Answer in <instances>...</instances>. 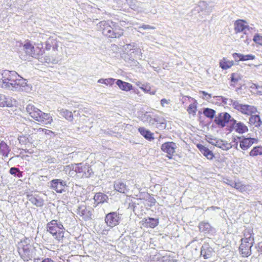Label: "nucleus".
I'll return each mask as SVG.
<instances>
[{
	"instance_id": "obj_1",
	"label": "nucleus",
	"mask_w": 262,
	"mask_h": 262,
	"mask_svg": "<svg viewBox=\"0 0 262 262\" xmlns=\"http://www.w3.org/2000/svg\"><path fill=\"white\" fill-rule=\"evenodd\" d=\"M27 85V81L16 72L4 70L0 77V87L12 91H20Z\"/></svg>"
},
{
	"instance_id": "obj_2",
	"label": "nucleus",
	"mask_w": 262,
	"mask_h": 262,
	"mask_svg": "<svg viewBox=\"0 0 262 262\" xmlns=\"http://www.w3.org/2000/svg\"><path fill=\"white\" fill-rule=\"evenodd\" d=\"M103 35L111 39L119 38L124 34L120 23L111 20L101 21L98 24Z\"/></svg>"
},
{
	"instance_id": "obj_3",
	"label": "nucleus",
	"mask_w": 262,
	"mask_h": 262,
	"mask_svg": "<svg viewBox=\"0 0 262 262\" xmlns=\"http://www.w3.org/2000/svg\"><path fill=\"white\" fill-rule=\"evenodd\" d=\"M26 110L32 118L41 124H50L53 121L52 117L49 114L42 112L32 104L27 105Z\"/></svg>"
},
{
	"instance_id": "obj_4",
	"label": "nucleus",
	"mask_w": 262,
	"mask_h": 262,
	"mask_svg": "<svg viewBox=\"0 0 262 262\" xmlns=\"http://www.w3.org/2000/svg\"><path fill=\"white\" fill-rule=\"evenodd\" d=\"M47 232L50 233L53 238L58 243H62L64 237L65 228L59 221L53 220L46 225Z\"/></svg>"
},
{
	"instance_id": "obj_5",
	"label": "nucleus",
	"mask_w": 262,
	"mask_h": 262,
	"mask_svg": "<svg viewBox=\"0 0 262 262\" xmlns=\"http://www.w3.org/2000/svg\"><path fill=\"white\" fill-rule=\"evenodd\" d=\"M33 246L31 244L30 241L25 238L17 244V251L20 257L25 261H28L33 257Z\"/></svg>"
},
{
	"instance_id": "obj_6",
	"label": "nucleus",
	"mask_w": 262,
	"mask_h": 262,
	"mask_svg": "<svg viewBox=\"0 0 262 262\" xmlns=\"http://www.w3.org/2000/svg\"><path fill=\"white\" fill-rule=\"evenodd\" d=\"M67 167L69 169H72L81 178H88L91 177L93 172L91 166L87 163L83 164L82 163L71 164L68 165Z\"/></svg>"
},
{
	"instance_id": "obj_7",
	"label": "nucleus",
	"mask_w": 262,
	"mask_h": 262,
	"mask_svg": "<svg viewBox=\"0 0 262 262\" xmlns=\"http://www.w3.org/2000/svg\"><path fill=\"white\" fill-rule=\"evenodd\" d=\"M121 214L117 212H111L106 214L104 222L110 228H113L118 225L121 221Z\"/></svg>"
},
{
	"instance_id": "obj_8",
	"label": "nucleus",
	"mask_w": 262,
	"mask_h": 262,
	"mask_svg": "<svg viewBox=\"0 0 262 262\" xmlns=\"http://www.w3.org/2000/svg\"><path fill=\"white\" fill-rule=\"evenodd\" d=\"M232 105L234 109L245 115H251L257 112L255 107L247 104H240L237 102H234Z\"/></svg>"
},
{
	"instance_id": "obj_9",
	"label": "nucleus",
	"mask_w": 262,
	"mask_h": 262,
	"mask_svg": "<svg viewBox=\"0 0 262 262\" xmlns=\"http://www.w3.org/2000/svg\"><path fill=\"white\" fill-rule=\"evenodd\" d=\"M177 147L176 143L172 141L166 142L161 145V149L162 151L167 154V157L169 159H171L176 152Z\"/></svg>"
},
{
	"instance_id": "obj_10",
	"label": "nucleus",
	"mask_w": 262,
	"mask_h": 262,
	"mask_svg": "<svg viewBox=\"0 0 262 262\" xmlns=\"http://www.w3.org/2000/svg\"><path fill=\"white\" fill-rule=\"evenodd\" d=\"M67 187L66 182L61 179H53L50 182V188L58 193L64 192Z\"/></svg>"
},
{
	"instance_id": "obj_11",
	"label": "nucleus",
	"mask_w": 262,
	"mask_h": 262,
	"mask_svg": "<svg viewBox=\"0 0 262 262\" xmlns=\"http://www.w3.org/2000/svg\"><path fill=\"white\" fill-rule=\"evenodd\" d=\"M77 214L84 221H89L92 219V211L90 208L86 205H82L78 207Z\"/></svg>"
},
{
	"instance_id": "obj_12",
	"label": "nucleus",
	"mask_w": 262,
	"mask_h": 262,
	"mask_svg": "<svg viewBox=\"0 0 262 262\" xmlns=\"http://www.w3.org/2000/svg\"><path fill=\"white\" fill-rule=\"evenodd\" d=\"M35 133L31 135L23 134L18 137V141L21 145H29V144H33L35 141H40L37 140L34 136Z\"/></svg>"
},
{
	"instance_id": "obj_13",
	"label": "nucleus",
	"mask_w": 262,
	"mask_h": 262,
	"mask_svg": "<svg viewBox=\"0 0 262 262\" xmlns=\"http://www.w3.org/2000/svg\"><path fill=\"white\" fill-rule=\"evenodd\" d=\"M253 244L251 242L241 241L239 251L243 257H247L251 254V247L253 246Z\"/></svg>"
},
{
	"instance_id": "obj_14",
	"label": "nucleus",
	"mask_w": 262,
	"mask_h": 262,
	"mask_svg": "<svg viewBox=\"0 0 262 262\" xmlns=\"http://www.w3.org/2000/svg\"><path fill=\"white\" fill-rule=\"evenodd\" d=\"M230 118L231 116L228 113H221L216 117L214 122L217 125L223 127L230 120L231 121Z\"/></svg>"
},
{
	"instance_id": "obj_15",
	"label": "nucleus",
	"mask_w": 262,
	"mask_h": 262,
	"mask_svg": "<svg viewBox=\"0 0 262 262\" xmlns=\"http://www.w3.org/2000/svg\"><path fill=\"white\" fill-rule=\"evenodd\" d=\"M159 223V219L153 217H145L140 222L141 225L146 228H155Z\"/></svg>"
},
{
	"instance_id": "obj_16",
	"label": "nucleus",
	"mask_w": 262,
	"mask_h": 262,
	"mask_svg": "<svg viewBox=\"0 0 262 262\" xmlns=\"http://www.w3.org/2000/svg\"><path fill=\"white\" fill-rule=\"evenodd\" d=\"M16 101L11 97L0 94V107H11L13 106L16 104Z\"/></svg>"
},
{
	"instance_id": "obj_17",
	"label": "nucleus",
	"mask_w": 262,
	"mask_h": 262,
	"mask_svg": "<svg viewBox=\"0 0 262 262\" xmlns=\"http://www.w3.org/2000/svg\"><path fill=\"white\" fill-rule=\"evenodd\" d=\"M232 128L235 132L239 134H244L248 132V127L243 122H237L236 120L233 119L231 120Z\"/></svg>"
},
{
	"instance_id": "obj_18",
	"label": "nucleus",
	"mask_w": 262,
	"mask_h": 262,
	"mask_svg": "<svg viewBox=\"0 0 262 262\" xmlns=\"http://www.w3.org/2000/svg\"><path fill=\"white\" fill-rule=\"evenodd\" d=\"M214 253L213 249L209 245L208 243H205L201 249V255L203 256L204 259L211 258Z\"/></svg>"
},
{
	"instance_id": "obj_19",
	"label": "nucleus",
	"mask_w": 262,
	"mask_h": 262,
	"mask_svg": "<svg viewBox=\"0 0 262 262\" xmlns=\"http://www.w3.org/2000/svg\"><path fill=\"white\" fill-rule=\"evenodd\" d=\"M234 31L236 33H239L244 31L246 29H249V26L246 21L243 19H237L234 24Z\"/></svg>"
},
{
	"instance_id": "obj_20",
	"label": "nucleus",
	"mask_w": 262,
	"mask_h": 262,
	"mask_svg": "<svg viewBox=\"0 0 262 262\" xmlns=\"http://www.w3.org/2000/svg\"><path fill=\"white\" fill-rule=\"evenodd\" d=\"M196 147L207 159L211 160L214 158V155L212 151L206 146L201 144H196Z\"/></svg>"
},
{
	"instance_id": "obj_21",
	"label": "nucleus",
	"mask_w": 262,
	"mask_h": 262,
	"mask_svg": "<svg viewBox=\"0 0 262 262\" xmlns=\"http://www.w3.org/2000/svg\"><path fill=\"white\" fill-rule=\"evenodd\" d=\"M238 139L239 140V147L243 150H247L253 144V139L252 138H243L238 137Z\"/></svg>"
},
{
	"instance_id": "obj_22",
	"label": "nucleus",
	"mask_w": 262,
	"mask_h": 262,
	"mask_svg": "<svg viewBox=\"0 0 262 262\" xmlns=\"http://www.w3.org/2000/svg\"><path fill=\"white\" fill-rule=\"evenodd\" d=\"M243 234L244 237L241 239V241L251 242L252 243H254V233L252 228H246L244 231Z\"/></svg>"
},
{
	"instance_id": "obj_23",
	"label": "nucleus",
	"mask_w": 262,
	"mask_h": 262,
	"mask_svg": "<svg viewBox=\"0 0 262 262\" xmlns=\"http://www.w3.org/2000/svg\"><path fill=\"white\" fill-rule=\"evenodd\" d=\"M138 130L140 134L146 140L150 141L154 139V134L150 130L145 129L143 127H139Z\"/></svg>"
},
{
	"instance_id": "obj_24",
	"label": "nucleus",
	"mask_w": 262,
	"mask_h": 262,
	"mask_svg": "<svg viewBox=\"0 0 262 262\" xmlns=\"http://www.w3.org/2000/svg\"><path fill=\"white\" fill-rule=\"evenodd\" d=\"M93 199L95 203L96 204V205H98L107 202L108 196L103 193L97 192L94 195Z\"/></svg>"
},
{
	"instance_id": "obj_25",
	"label": "nucleus",
	"mask_w": 262,
	"mask_h": 262,
	"mask_svg": "<svg viewBox=\"0 0 262 262\" xmlns=\"http://www.w3.org/2000/svg\"><path fill=\"white\" fill-rule=\"evenodd\" d=\"M119 89L123 91L128 92L133 89V86L130 83L118 79L116 82Z\"/></svg>"
},
{
	"instance_id": "obj_26",
	"label": "nucleus",
	"mask_w": 262,
	"mask_h": 262,
	"mask_svg": "<svg viewBox=\"0 0 262 262\" xmlns=\"http://www.w3.org/2000/svg\"><path fill=\"white\" fill-rule=\"evenodd\" d=\"M114 188L115 190L122 193H124L128 191L127 186L121 181L115 182Z\"/></svg>"
},
{
	"instance_id": "obj_27",
	"label": "nucleus",
	"mask_w": 262,
	"mask_h": 262,
	"mask_svg": "<svg viewBox=\"0 0 262 262\" xmlns=\"http://www.w3.org/2000/svg\"><path fill=\"white\" fill-rule=\"evenodd\" d=\"M11 149L7 144L4 141L0 142V154L5 158L7 157Z\"/></svg>"
},
{
	"instance_id": "obj_28",
	"label": "nucleus",
	"mask_w": 262,
	"mask_h": 262,
	"mask_svg": "<svg viewBox=\"0 0 262 262\" xmlns=\"http://www.w3.org/2000/svg\"><path fill=\"white\" fill-rule=\"evenodd\" d=\"M219 64L220 67L223 70H227L233 66L234 61L228 59L226 57H223V59L220 60Z\"/></svg>"
},
{
	"instance_id": "obj_29",
	"label": "nucleus",
	"mask_w": 262,
	"mask_h": 262,
	"mask_svg": "<svg viewBox=\"0 0 262 262\" xmlns=\"http://www.w3.org/2000/svg\"><path fill=\"white\" fill-rule=\"evenodd\" d=\"M24 48L25 49L26 52L30 56L34 57L35 55L34 47L32 45L30 41L27 40L25 42L24 45Z\"/></svg>"
},
{
	"instance_id": "obj_30",
	"label": "nucleus",
	"mask_w": 262,
	"mask_h": 262,
	"mask_svg": "<svg viewBox=\"0 0 262 262\" xmlns=\"http://www.w3.org/2000/svg\"><path fill=\"white\" fill-rule=\"evenodd\" d=\"M199 229L200 232L204 233H210L212 231V227L208 223L201 222L199 225Z\"/></svg>"
},
{
	"instance_id": "obj_31",
	"label": "nucleus",
	"mask_w": 262,
	"mask_h": 262,
	"mask_svg": "<svg viewBox=\"0 0 262 262\" xmlns=\"http://www.w3.org/2000/svg\"><path fill=\"white\" fill-rule=\"evenodd\" d=\"M249 118V123L255 127H259L261 124V121L258 115H250Z\"/></svg>"
},
{
	"instance_id": "obj_32",
	"label": "nucleus",
	"mask_w": 262,
	"mask_h": 262,
	"mask_svg": "<svg viewBox=\"0 0 262 262\" xmlns=\"http://www.w3.org/2000/svg\"><path fill=\"white\" fill-rule=\"evenodd\" d=\"M197 101L194 100V102L190 103L187 107V111L189 115L195 116L197 112Z\"/></svg>"
},
{
	"instance_id": "obj_33",
	"label": "nucleus",
	"mask_w": 262,
	"mask_h": 262,
	"mask_svg": "<svg viewBox=\"0 0 262 262\" xmlns=\"http://www.w3.org/2000/svg\"><path fill=\"white\" fill-rule=\"evenodd\" d=\"M231 186L241 192H245L248 190L247 186L240 181L235 182L232 184Z\"/></svg>"
},
{
	"instance_id": "obj_34",
	"label": "nucleus",
	"mask_w": 262,
	"mask_h": 262,
	"mask_svg": "<svg viewBox=\"0 0 262 262\" xmlns=\"http://www.w3.org/2000/svg\"><path fill=\"white\" fill-rule=\"evenodd\" d=\"M249 156L252 157L262 156V146H256L254 147L250 151Z\"/></svg>"
},
{
	"instance_id": "obj_35",
	"label": "nucleus",
	"mask_w": 262,
	"mask_h": 262,
	"mask_svg": "<svg viewBox=\"0 0 262 262\" xmlns=\"http://www.w3.org/2000/svg\"><path fill=\"white\" fill-rule=\"evenodd\" d=\"M116 79L113 78H101L98 80V82L99 83L104 84L106 86H112L115 82Z\"/></svg>"
},
{
	"instance_id": "obj_36",
	"label": "nucleus",
	"mask_w": 262,
	"mask_h": 262,
	"mask_svg": "<svg viewBox=\"0 0 262 262\" xmlns=\"http://www.w3.org/2000/svg\"><path fill=\"white\" fill-rule=\"evenodd\" d=\"M59 112L60 114L67 120L70 121L73 120V115L72 112L65 109H61L59 111Z\"/></svg>"
},
{
	"instance_id": "obj_37",
	"label": "nucleus",
	"mask_w": 262,
	"mask_h": 262,
	"mask_svg": "<svg viewBox=\"0 0 262 262\" xmlns=\"http://www.w3.org/2000/svg\"><path fill=\"white\" fill-rule=\"evenodd\" d=\"M241 79V77L238 74L232 73L231 75V85L235 87L237 83Z\"/></svg>"
},
{
	"instance_id": "obj_38",
	"label": "nucleus",
	"mask_w": 262,
	"mask_h": 262,
	"mask_svg": "<svg viewBox=\"0 0 262 262\" xmlns=\"http://www.w3.org/2000/svg\"><path fill=\"white\" fill-rule=\"evenodd\" d=\"M203 113L206 117L212 119L214 117L215 111L211 108H206L204 110Z\"/></svg>"
},
{
	"instance_id": "obj_39",
	"label": "nucleus",
	"mask_w": 262,
	"mask_h": 262,
	"mask_svg": "<svg viewBox=\"0 0 262 262\" xmlns=\"http://www.w3.org/2000/svg\"><path fill=\"white\" fill-rule=\"evenodd\" d=\"M140 89L143 92L145 93H149L151 95H155L156 94L155 91L150 92L151 87L149 84L147 83L142 84L141 86H140Z\"/></svg>"
},
{
	"instance_id": "obj_40",
	"label": "nucleus",
	"mask_w": 262,
	"mask_h": 262,
	"mask_svg": "<svg viewBox=\"0 0 262 262\" xmlns=\"http://www.w3.org/2000/svg\"><path fill=\"white\" fill-rule=\"evenodd\" d=\"M37 131L38 132H43L45 135L50 136V137H54L56 135L55 132H53L52 130L43 128H39L37 129Z\"/></svg>"
},
{
	"instance_id": "obj_41",
	"label": "nucleus",
	"mask_w": 262,
	"mask_h": 262,
	"mask_svg": "<svg viewBox=\"0 0 262 262\" xmlns=\"http://www.w3.org/2000/svg\"><path fill=\"white\" fill-rule=\"evenodd\" d=\"M29 200L32 203L35 205L37 206H40L42 205V201L37 199L35 196H32Z\"/></svg>"
},
{
	"instance_id": "obj_42",
	"label": "nucleus",
	"mask_w": 262,
	"mask_h": 262,
	"mask_svg": "<svg viewBox=\"0 0 262 262\" xmlns=\"http://www.w3.org/2000/svg\"><path fill=\"white\" fill-rule=\"evenodd\" d=\"M253 40L256 44L262 46V36L258 34H256L254 36Z\"/></svg>"
},
{
	"instance_id": "obj_43",
	"label": "nucleus",
	"mask_w": 262,
	"mask_h": 262,
	"mask_svg": "<svg viewBox=\"0 0 262 262\" xmlns=\"http://www.w3.org/2000/svg\"><path fill=\"white\" fill-rule=\"evenodd\" d=\"M162 262H177V260L170 256H165L162 257Z\"/></svg>"
},
{
	"instance_id": "obj_44",
	"label": "nucleus",
	"mask_w": 262,
	"mask_h": 262,
	"mask_svg": "<svg viewBox=\"0 0 262 262\" xmlns=\"http://www.w3.org/2000/svg\"><path fill=\"white\" fill-rule=\"evenodd\" d=\"M255 58V56L252 54L243 55V58H242V61H246L249 60H253Z\"/></svg>"
},
{
	"instance_id": "obj_45",
	"label": "nucleus",
	"mask_w": 262,
	"mask_h": 262,
	"mask_svg": "<svg viewBox=\"0 0 262 262\" xmlns=\"http://www.w3.org/2000/svg\"><path fill=\"white\" fill-rule=\"evenodd\" d=\"M233 58L236 60L242 61V58H243V55L240 53H234L232 54Z\"/></svg>"
},
{
	"instance_id": "obj_46",
	"label": "nucleus",
	"mask_w": 262,
	"mask_h": 262,
	"mask_svg": "<svg viewBox=\"0 0 262 262\" xmlns=\"http://www.w3.org/2000/svg\"><path fill=\"white\" fill-rule=\"evenodd\" d=\"M200 94H202L203 95V98L206 99H209L211 98V96L210 94L207 93V92L203 91H200L199 92Z\"/></svg>"
},
{
	"instance_id": "obj_47",
	"label": "nucleus",
	"mask_w": 262,
	"mask_h": 262,
	"mask_svg": "<svg viewBox=\"0 0 262 262\" xmlns=\"http://www.w3.org/2000/svg\"><path fill=\"white\" fill-rule=\"evenodd\" d=\"M18 171V168L16 167H11L10 169V173L12 175L15 176Z\"/></svg>"
},
{
	"instance_id": "obj_48",
	"label": "nucleus",
	"mask_w": 262,
	"mask_h": 262,
	"mask_svg": "<svg viewBox=\"0 0 262 262\" xmlns=\"http://www.w3.org/2000/svg\"><path fill=\"white\" fill-rule=\"evenodd\" d=\"M160 102H161V104L162 106L164 107L165 104H167L169 103L170 100H167L165 98H163L161 100Z\"/></svg>"
},
{
	"instance_id": "obj_49",
	"label": "nucleus",
	"mask_w": 262,
	"mask_h": 262,
	"mask_svg": "<svg viewBox=\"0 0 262 262\" xmlns=\"http://www.w3.org/2000/svg\"><path fill=\"white\" fill-rule=\"evenodd\" d=\"M231 145L230 144L226 143V144H223L222 146H220V147L223 148V149H228L231 148Z\"/></svg>"
},
{
	"instance_id": "obj_50",
	"label": "nucleus",
	"mask_w": 262,
	"mask_h": 262,
	"mask_svg": "<svg viewBox=\"0 0 262 262\" xmlns=\"http://www.w3.org/2000/svg\"><path fill=\"white\" fill-rule=\"evenodd\" d=\"M149 202L150 203L151 206L152 205H154L156 204V200L154 197L150 196L149 198Z\"/></svg>"
},
{
	"instance_id": "obj_51",
	"label": "nucleus",
	"mask_w": 262,
	"mask_h": 262,
	"mask_svg": "<svg viewBox=\"0 0 262 262\" xmlns=\"http://www.w3.org/2000/svg\"><path fill=\"white\" fill-rule=\"evenodd\" d=\"M140 28L145 30V29H154L155 28L154 27H151L149 25H142Z\"/></svg>"
},
{
	"instance_id": "obj_52",
	"label": "nucleus",
	"mask_w": 262,
	"mask_h": 262,
	"mask_svg": "<svg viewBox=\"0 0 262 262\" xmlns=\"http://www.w3.org/2000/svg\"><path fill=\"white\" fill-rule=\"evenodd\" d=\"M257 250L259 252L262 253V242H259L257 245Z\"/></svg>"
},
{
	"instance_id": "obj_53",
	"label": "nucleus",
	"mask_w": 262,
	"mask_h": 262,
	"mask_svg": "<svg viewBox=\"0 0 262 262\" xmlns=\"http://www.w3.org/2000/svg\"><path fill=\"white\" fill-rule=\"evenodd\" d=\"M41 262H55L50 258H45Z\"/></svg>"
},
{
	"instance_id": "obj_54",
	"label": "nucleus",
	"mask_w": 262,
	"mask_h": 262,
	"mask_svg": "<svg viewBox=\"0 0 262 262\" xmlns=\"http://www.w3.org/2000/svg\"><path fill=\"white\" fill-rule=\"evenodd\" d=\"M23 171H20L19 169H18V171H17L16 176L18 178H21L23 177Z\"/></svg>"
},
{
	"instance_id": "obj_55",
	"label": "nucleus",
	"mask_w": 262,
	"mask_h": 262,
	"mask_svg": "<svg viewBox=\"0 0 262 262\" xmlns=\"http://www.w3.org/2000/svg\"><path fill=\"white\" fill-rule=\"evenodd\" d=\"M0 262H2V256L1 255H0Z\"/></svg>"
},
{
	"instance_id": "obj_56",
	"label": "nucleus",
	"mask_w": 262,
	"mask_h": 262,
	"mask_svg": "<svg viewBox=\"0 0 262 262\" xmlns=\"http://www.w3.org/2000/svg\"><path fill=\"white\" fill-rule=\"evenodd\" d=\"M218 97L221 98L222 99H223V98L222 96H219Z\"/></svg>"
},
{
	"instance_id": "obj_57",
	"label": "nucleus",
	"mask_w": 262,
	"mask_h": 262,
	"mask_svg": "<svg viewBox=\"0 0 262 262\" xmlns=\"http://www.w3.org/2000/svg\"><path fill=\"white\" fill-rule=\"evenodd\" d=\"M33 147H36V146H35L34 144H33Z\"/></svg>"
},
{
	"instance_id": "obj_58",
	"label": "nucleus",
	"mask_w": 262,
	"mask_h": 262,
	"mask_svg": "<svg viewBox=\"0 0 262 262\" xmlns=\"http://www.w3.org/2000/svg\"><path fill=\"white\" fill-rule=\"evenodd\" d=\"M223 102H225V103H226V102L224 100H223Z\"/></svg>"
}]
</instances>
